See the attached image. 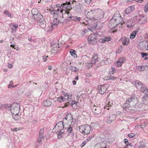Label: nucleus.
<instances>
[{
    "label": "nucleus",
    "mask_w": 148,
    "mask_h": 148,
    "mask_svg": "<svg viewBox=\"0 0 148 148\" xmlns=\"http://www.w3.org/2000/svg\"><path fill=\"white\" fill-rule=\"evenodd\" d=\"M52 104V102L50 99H47L43 103V104L45 106H50Z\"/></svg>",
    "instance_id": "c756f323"
},
{
    "label": "nucleus",
    "mask_w": 148,
    "mask_h": 148,
    "mask_svg": "<svg viewBox=\"0 0 148 148\" xmlns=\"http://www.w3.org/2000/svg\"><path fill=\"white\" fill-rule=\"evenodd\" d=\"M20 130L19 128H15L12 130L13 131H16Z\"/></svg>",
    "instance_id": "69168bd1"
},
{
    "label": "nucleus",
    "mask_w": 148,
    "mask_h": 148,
    "mask_svg": "<svg viewBox=\"0 0 148 148\" xmlns=\"http://www.w3.org/2000/svg\"><path fill=\"white\" fill-rule=\"evenodd\" d=\"M138 32V31L137 30L133 32L130 35V38L131 39H133L134 38Z\"/></svg>",
    "instance_id": "2f4dec72"
},
{
    "label": "nucleus",
    "mask_w": 148,
    "mask_h": 148,
    "mask_svg": "<svg viewBox=\"0 0 148 148\" xmlns=\"http://www.w3.org/2000/svg\"><path fill=\"white\" fill-rule=\"evenodd\" d=\"M100 12H99V13L97 14V16H95V20H96L101 19L104 16V13L101 10H100Z\"/></svg>",
    "instance_id": "dca6fc26"
},
{
    "label": "nucleus",
    "mask_w": 148,
    "mask_h": 148,
    "mask_svg": "<svg viewBox=\"0 0 148 148\" xmlns=\"http://www.w3.org/2000/svg\"><path fill=\"white\" fill-rule=\"evenodd\" d=\"M100 145H98V144L96 145H95V146L94 147V148H100Z\"/></svg>",
    "instance_id": "774afa93"
},
{
    "label": "nucleus",
    "mask_w": 148,
    "mask_h": 148,
    "mask_svg": "<svg viewBox=\"0 0 148 148\" xmlns=\"http://www.w3.org/2000/svg\"><path fill=\"white\" fill-rule=\"evenodd\" d=\"M64 11L62 9H57L56 10H53L51 12V13L52 14L54 15V17H56V15L58 17H60V18H63V14Z\"/></svg>",
    "instance_id": "423d86ee"
},
{
    "label": "nucleus",
    "mask_w": 148,
    "mask_h": 148,
    "mask_svg": "<svg viewBox=\"0 0 148 148\" xmlns=\"http://www.w3.org/2000/svg\"><path fill=\"white\" fill-rule=\"evenodd\" d=\"M64 129H66V128H65L64 126L63 122L61 121L56 124L53 131L56 133L59 132L58 134V138H61L63 135Z\"/></svg>",
    "instance_id": "f03ea898"
},
{
    "label": "nucleus",
    "mask_w": 148,
    "mask_h": 148,
    "mask_svg": "<svg viewBox=\"0 0 148 148\" xmlns=\"http://www.w3.org/2000/svg\"><path fill=\"white\" fill-rule=\"evenodd\" d=\"M112 71H110V73L111 74H113L114 73L115 71V69L113 67H111Z\"/></svg>",
    "instance_id": "6e6d98bb"
},
{
    "label": "nucleus",
    "mask_w": 148,
    "mask_h": 148,
    "mask_svg": "<svg viewBox=\"0 0 148 148\" xmlns=\"http://www.w3.org/2000/svg\"><path fill=\"white\" fill-rule=\"evenodd\" d=\"M70 52L71 55L74 58H76L77 57V55L75 53V50L73 49H71L70 50Z\"/></svg>",
    "instance_id": "c9c22d12"
},
{
    "label": "nucleus",
    "mask_w": 148,
    "mask_h": 148,
    "mask_svg": "<svg viewBox=\"0 0 148 148\" xmlns=\"http://www.w3.org/2000/svg\"><path fill=\"white\" fill-rule=\"evenodd\" d=\"M64 98L65 101L68 100V99H71L72 97L71 95H69L66 93H64Z\"/></svg>",
    "instance_id": "7c9ffc66"
},
{
    "label": "nucleus",
    "mask_w": 148,
    "mask_h": 148,
    "mask_svg": "<svg viewBox=\"0 0 148 148\" xmlns=\"http://www.w3.org/2000/svg\"><path fill=\"white\" fill-rule=\"evenodd\" d=\"M41 142V139H38L37 141L36 142V143H35V145L37 146L38 145H40L41 144L40 143Z\"/></svg>",
    "instance_id": "3c124183"
},
{
    "label": "nucleus",
    "mask_w": 148,
    "mask_h": 148,
    "mask_svg": "<svg viewBox=\"0 0 148 148\" xmlns=\"http://www.w3.org/2000/svg\"><path fill=\"white\" fill-rule=\"evenodd\" d=\"M13 82L12 81H11L10 82V84H9L8 86V88H11V87L12 86V84Z\"/></svg>",
    "instance_id": "680f3d73"
},
{
    "label": "nucleus",
    "mask_w": 148,
    "mask_h": 148,
    "mask_svg": "<svg viewBox=\"0 0 148 148\" xmlns=\"http://www.w3.org/2000/svg\"><path fill=\"white\" fill-rule=\"evenodd\" d=\"M121 40L122 43L123 45H128L129 42V40L128 38L126 37H123L122 38Z\"/></svg>",
    "instance_id": "4be33fe9"
},
{
    "label": "nucleus",
    "mask_w": 148,
    "mask_h": 148,
    "mask_svg": "<svg viewBox=\"0 0 148 148\" xmlns=\"http://www.w3.org/2000/svg\"><path fill=\"white\" fill-rule=\"evenodd\" d=\"M96 13V12L95 10H91L87 12L86 14V17L92 21H94L95 20V17H94V16Z\"/></svg>",
    "instance_id": "0eeeda50"
},
{
    "label": "nucleus",
    "mask_w": 148,
    "mask_h": 148,
    "mask_svg": "<svg viewBox=\"0 0 148 148\" xmlns=\"http://www.w3.org/2000/svg\"><path fill=\"white\" fill-rule=\"evenodd\" d=\"M54 46L53 47V48H54L55 47L56 48L58 47V48H59L60 47V46L59 45V44H57V45H54Z\"/></svg>",
    "instance_id": "338daca9"
},
{
    "label": "nucleus",
    "mask_w": 148,
    "mask_h": 148,
    "mask_svg": "<svg viewBox=\"0 0 148 148\" xmlns=\"http://www.w3.org/2000/svg\"><path fill=\"white\" fill-rule=\"evenodd\" d=\"M10 27L11 28L12 30V32H16V29L18 27V25L16 24H12L10 25Z\"/></svg>",
    "instance_id": "bb28decb"
},
{
    "label": "nucleus",
    "mask_w": 148,
    "mask_h": 148,
    "mask_svg": "<svg viewBox=\"0 0 148 148\" xmlns=\"http://www.w3.org/2000/svg\"><path fill=\"white\" fill-rule=\"evenodd\" d=\"M125 61V60L123 58H120L118 60L115 65L117 66L120 67Z\"/></svg>",
    "instance_id": "aec40b11"
},
{
    "label": "nucleus",
    "mask_w": 148,
    "mask_h": 148,
    "mask_svg": "<svg viewBox=\"0 0 148 148\" xmlns=\"http://www.w3.org/2000/svg\"><path fill=\"white\" fill-rule=\"evenodd\" d=\"M20 106L18 103H13L10 107H8L7 109L10 110L13 114H18L19 112Z\"/></svg>",
    "instance_id": "39448f33"
},
{
    "label": "nucleus",
    "mask_w": 148,
    "mask_h": 148,
    "mask_svg": "<svg viewBox=\"0 0 148 148\" xmlns=\"http://www.w3.org/2000/svg\"><path fill=\"white\" fill-rule=\"evenodd\" d=\"M93 22H92V25L91 27L92 29H95L96 28H97V29L101 28L102 27V24L100 22H97L94 24H93Z\"/></svg>",
    "instance_id": "ddd939ff"
},
{
    "label": "nucleus",
    "mask_w": 148,
    "mask_h": 148,
    "mask_svg": "<svg viewBox=\"0 0 148 148\" xmlns=\"http://www.w3.org/2000/svg\"><path fill=\"white\" fill-rule=\"evenodd\" d=\"M121 20V16L119 11H116L114 14L112 19L110 21L108 24L109 27L111 29L115 27L119 23Z\"/></svg>",
    "instance_id": "f257e3e1"
},
{
    "label": "nucleus",
    "mask_w": 148,
    "mask_h": 148,
    "mask_svg": "<svg viewBox=\"0 0 148 148\" xmlns=\"http://www.w3.org/2000/svg\"><path fill=\"white\" fill-rule=\"evenodd\" d=\"M98 56L97 53L95 54L91 61L92 64H94L97 61L98 58Z\"/></svg>",
    "instance_id": "b1692460"
},
{
    "label": "nucleus",
    "mask_w": 148,
    "mask_h": 148,
    "mask_svg": "<svg viewBox=\"0 0 148 148\" xmlns=\"http://www.w3.org/2000/svg\"><path fill=\"white\" fill-rule=\"evenodd\" d=\"M109 59L108 58H105L104 60L102 61L101 62V65H104L106 64H107L108 63L107 61Z\"/></svg>",
    "instance_id": "f704fd0d"
},
{
    "label": "nucleus",
    "mask_w": 148,
    "mask_h": 148,
    "mask_svg": "<svg viewBox=\"0 0 148 148\" xmlns=\"http://www.w3.org/2000/svg\"><path fill=\"white\" fill-rule=\"evenodd\" d=\"M113 105L112 101H109L107 103V105L105 107V108L108 110L109 109V107H111Z\"/></svg>",
    "instance_id": "473e14b6"
},
{
    "label": "nucleus",
    "mask_w": 148,
    "mask_h": 148,
    "mask_svg": "<svg viewBox=\"0 0 148 148\" xmlns=\"http://www.w3.org/2000/svg\"><path fill=\"white\" fill-rule=\"evenodd\" d=\"M108 87V85L104 84L103 85H99L98 89L99 93L101 94H104L106 91Z\"/></svg>",
    "instance_id": "1a4fd4ad"
},
{
    "label": "nucleus",
    "mask_w": 148,
    "mask_h": 148,
    "mask_svg": "<svg viewBox=\"0 0 148 148\" xmlns=\"http://www.w3.org/2000/svg\"><path fill=\"white\" fill-rule=\"evenodd\" d=\"M135 136V134L134 133H131L128 134V136L130 138L133 137Z\"/></svg>",
    "instance_id": "13d9d810"
},
{
    "label": "nucleus",
    "mask_w": 148,
    "mask_h": 148,
    "mask_svg": "<svg viewBox=\"0 0 148 148\" xmlns=\"http://www.w3.org/2000/svg\"><path fill=\"white\" fill-rule=\"evenodd\" d=\"M13 119L16 121L18 120L19 118L18 114H13Z\"/></svg>",
    "instance_id": "37998d69"
},
{
    "label": "nucleus",
    "mask_w": 148,
    "mask_h": 148,
    "mask_svg": "<svg viewBox=\"0 0 148 148\" xmlns=\"http://www.w3.org/2000/svg\"><path fill=\"white\" fill-rule=\"evenodd\" d=\"M125 143L127 145H129L130 146H132V143L129 144L128 140L125 141Z\"/></svg>",
    "instance_id": "0e129e2a"
},
{
    "label": "nucleus",
    "mask_w": 148,
    "mask_h": 148,
    "mask_svg": "<svg viewBox=\"0 0 148 148\" xmlns=\"http://www.w3.org/2000/svg\"><path fill=\"white\" fill-rule=\"evenodd\" d=\"M142 100L144 103H148V94L145 95L142 98Z\"/></svg>",
    "instance_id": "cd10ccee"
},
{
    "label": "nucleus",
    "mask_w": 148,
    "mask_h": 148,
    "mask_svg": "<svg viewBox=\"0 0 148 148\" xmlns=\"http://www.w3.org/2000/svg\"><path fill=\"white\" fill-rule=\"evenodd\" d=\"M87 59H88L87 56L86 55H84L82 57L81 60L82 61V62L86 63V60ZM83 63L84 64V63Z\"/></svg>",
    "instance_id": "79ce46f5"
},
{
    "label": "nucleus",
    "mask_w": 148,
    "mask_h": 148,
    "mask_svg": "<svg viewBox=\"0 0 148 148\" xmlns=\"http://www.w3.org/2000/svg\"><path fill=\"white\" fill-rule=\"evenodd\" d=\"M92 111L96 114L99 115L101 113V110L99 106L94 105L92 108Z\"/></svg>",
    "instance_id": "f8f14e48"
},
{
    "label": "nucleus",
    "mask_w": 148,
    "mask_h": 148,
    "mask_svg": "<svg viewBox=\"0 0 148 148\" xmlns=\"http://www.w3.org/2000/svg\"><path fill=\"white\" fill-rule=\"evenodd\" d=\"M147 122L144 123V124L142 125H139V126H140L141 128H144L147 125Z\"/></svg>",
    "instance_id": "864d4df0"
},
{
    "label": "nucleus",
    "mask_w": 148,
    "mask_h": 148,
    "mask_svg": "<svg viewBox=\"0 0 148 148\" xmlns=\"http://www.w3.org/2000/svg\"><path fill=\"white\" fill-rule=\"evenodd\" d=\"M136 100L135 96H131L130 98H128L126 100L125 103L124 104L125 107L126 108H128L130 107L129 103L131 102H134Z\"/></svg>",
    "instance_id": "9b49d317"
},
{
    "label": "nucleus",
    "mask_w": 148,
    "mask_h": 148,
    "mask_svg": "<svg viewBox=\"0 0 148 148\" xmlns=\"http://www.w3.org/2000/svg\"><path fill=\"white\" fill-rule=\"evenodd\" d=\"M139 90L140 91L145 94H146L148 92L147 88L146 86L144 84L142 86Z\"/></svg>",
    "instance_id": "412c9836"
},
{
    "label": "nucleus",
    "mask_w": 148,
    "mask_h": 148,
    "mask_svg": "<svg viewBox=\"0 0 148 148\" xmlns=\"http://www.w3.org/2000/svg\"><path fill=\"white\" fill-rule=\"evenodd\" d=\"M146 20V17L145 16H142L140 18V19H139V20L141 21V23H143L145 22Z\"/></svg>",
    "instance_id": "ea45409f"
},
{
    "label": "nucleus",
    "mask_w": 148,
    "mask_h": 148,
    "mask_svg": "<svg viewBox=\"0 0 148 148\" xmlns=\"http://www.w3.org/2000/svg\"><path fill=\"white\" fill-rule=\"evenodd\" d=\"M62 9L64 12L65 10L69 11L71 9V5L70 1L68 2L66 1L65 3H63L62 4Z\"/></svg>",
    "instance_id": "9d476101"
},
{
    "label": "nucleus",
    "mask_w": 148,
    "mask_h": 148,
    "mask_svg": "<svg viewBox=\"0 0 148 148\" xmlns=\"http://www.w3.org/2000/svg\"><path fill=\"white\" fill-rule=\"evenodd\" d=\"M56 7L58 8V9H62V4H57L56 5Z\"/></svg>",
    "instance_id": "603ef678"
},
{
    "label": "nucleus",
    "mask_w": 148,
    "mask_h": 148,
    "mask_svg": "<svg viewBox=\"0 0 148 148\" xmlns=\"http://www.w3.org/2000/svg\"><path fill=\"white\" fill-rule=\"evenodd\" d=\"M59 23V20L56 17H54V20L51 25V27L53 28H55L57 27Z\"/></svg>",
    "instance_id": "f3484780"
},
{
    "label": "nucleus",
    "mask_w": 148,
    "mask_h": 148,
    "mask_svg": "<svg viewBox=\"0 0 148 148\" xmlns=\"http://www.w3.org/2000/svg\"><path fill=\"white\" fill-rule=\"evenodd\" d=\"M48 56H42V59L44 62H45L47 60V58L48 57Z\"/></svg>",
    "instance_id": "bf43d9fd"
},
{
    "label": "nucleus",
    "mask_w": 148,
    "mask_h": 148,
    "mask_svg": "<svg viewBox=\"0 0 148 148\" xmlns=\"http://www.w3.org/2000/svg\"><path fill=\"white\" fill-rule=\"evenodd\" d=\"M94 124L95 123H93L90 125L86 124L80 126L79 128V131L82 134L85 135H87L89 133L90 131L92 130Z\"/></svg>",
    "instance_id": "7ed1b4c3"
},
{
    "label": "nucleus",
    "mask_w": 148,
    "mask_h": 148,
    "mask_svg": "<svg viewBox=\"0 0 148 148\" xmlns=\"http://www.w3.org/2000/svg\"><path fill=\"white\" fill-rule=\"evenodd\" d=\"M64 119L67 120H68L69 121H73V117L70 113H68L65 117Z\"/></svg>",
    "instance_id": "393cba45"
},
{
    "label": "nucleus",
    "mask_w": 148,
    "mask_h": 148,
    "mask_svg": "<svg viewBox=\"0 0 148 148\" xmlns=\"http://www.w3.org/2000/svg\"><path fill=\"white\" fill-rule=\"evenodd\" d=\"M34 19L36 20H37L38 22L41 23L40 24L41 25V27H45V24H44V18L43 16L40 13L38 14V16L35 18Z\"/></svg>",
    "instance_id": "6e6552de"
},
{
    "label": "nucleus",
    "mask_w": 148,
    "mask_h": 148,
    "mask_svg": "<svg viewBox=\"0 0 148 148\" xmlns=\"http://www.w3.org/2000/svg\"><path fill=\"white\" fill-rule=\"evenodd\" d=\"M68 103H70L73 107V106L74 105H75V106H77V102L75 101H70L69 102H68Z\"/></svg>",
    "instance_id": "c03bdc74"
},
{
    "label": "nucleus",
    "mask_w": 148,
    "mask_h": 148,
    "mask_svg": "<svg viewBox=\"0 0 148 148\" xmlns=\"http://www.w3.org/2000/svg\"><path fill=\"white\" fill-rule=\"evenodd\" d=\"M44 130L43 128H41L39 132V138H44Z\"/></svg>",
    "instance_id": "c85d7f7f"
},
{
    "label": "nucleus",
    "mask_w": 148,
    "mask_h": 148,
    "mask_svg": "<svg viewBox=\"0 0 148 148\" xmlns=\"http://www.w3.org/2000/svg\"><path fill=\"white\" fill-rule=\"evenodd\" d=\"M69 12L67 11H64V14L65 15H68V17L69 19L68 20H71L72 19V18H73V17H72V16L71 14L69 15Z\"/></svg>",
    "instance_id": "72a5a7b5"
},
{
    "label": "nucleus",
    "mask_w": 148,
    "mask_h": 148,
    "mask_svg": "<svg viewBox=\"0 0 148 148\" xmlns=\"http://www.w3.org/2000/svg\"><path fill=\"white\" fill-rule=\"evenodd\" d=\"M125 22V21H124L123 22V23H124ZM125 22L126 23V25L128 27H131L134 26L132 20L131 19H130L127 21H126Z\"/></svg>",
    "instance_id": "5701e85b"
},
{
    "label": "nucleus",
    "mask_w": 148,
    "mask_h": 148,
    "mask_svg": "<svg viewBox=\"0 0 148 148\" xmlns=\"http://www.w3.org/2000/svg\"><path fill=\"white\" fill-rule=\"evenodd\" d=\"M57 100L58 101H59L60 103L61 102L64 101H65V100L64 99V98L62 96H60L57 98Z\"/></svg>",
    "instance_id": "49530a36"
},
{
    "label": "nucleus",
    "mask_w": 148,
    "mask_h": 148,
    "mask_svg": "<svg viewBox=\"0 0 148 148\" xmlns=\"http://www.w3.org/2000/svg\"><path fill=\"white\" fill-rule=\"evenodd\" d=\"M139 47L140 49L143 50H148V48L147 49L146 44L145 42H140L139 44Z\"/></svg>",
    "instance_id": "6ab92c4d"
},
{
    "label": "nucleus",
    "mask_w": 148,
    "mask_h": 148,
    "mask_svg": "<svg viewBox=\"0 0 148 148\" xmlns=\"http://www.w3.org/2000/svg\"><path fill=\"white\" fill-rule=\"evenodd\" d=\"M117 78L116 77H114V76H110L108 77V80L111 79L112 80H114L116 79Z\"/></svg>",
    "instance_id": "09e8293b"
},
{
    "label": "nucleus",
    "mask_w": 148,
    "mask_h": 148,
    "mask_svg": "<svg viewBox=\"0 0 148 148\" xmlns=\"http://www.w3.org/2000/svg\"><path fill=\"white\" fill-rule=\"evenodd\" d=\"M71 126V125L66 130V132L67 133H69V134H71V133L73 132V128Z\"/></svg>",
    "instance_id": "e433bc0d"
},
{
    "label": "nucleus",
    "mask_w": 148,
    "mask_h": 148,
    "mask_svg": "<svg viewBox=\"0 0 148 148\" xmlns=\"http://www.w3.org/2000/svg\"><path fill=\"white\" fill-rule=\"evenodd\" d=\"M110 37H105L104 38H103L102 41V42L104 43L105 42L110 41Z\"/></svg>",
    "instance_id": "58836bf2"
},
{
    "label": "nucleus",
    "mask_w": 148,
    "mask_h": 148,
    "mask_svg": "<svg viewBox=\"0 0 148 148\" xmlns=\"http://www.w3.org/2000/svg\"><path fill=\"white\" fill-rule=\"evenodd\" d=\"M70 69L72 71L76 72L78 71L79 70V69L76 68L75 67L73 66H70Z\"/></svg>",
    "instance_id": "a19ab883"
},
{
    "label": "nucleus",
    "mask_w": 148,
    "mask_h": 148,
    "mask_svg": "<svg viewBox=\"0 0 148 148\" xmlns=\"http://www.w3.org/2000/svg\"><path fill=\"white\" fill-rule=\"evenodd\" d=\"M141 56L143 58H144L145 56H146L147 55V54L144 53H141Z\"/></svg>",
    "instance_id": "052dcab7"
},
{
    "label": "nucleus",
    "mask_w": 148,
    "mask_h": 148,
    "mask_svg": "<svg viewBox=\"0 0 148 148\" xmlns=\"http://www.w3.org/2000/svg\"><path fill=\"white\" fill-rule=\"evenodd\" d=\"M135 83V85L137 88L139 90L144 85L141 82L139 81H136Z\"/></svg>",
    "instance_id": "a878e982"
},
{
    "label": "nucleus",
    "mask_w": 148,
    "mask_h": 148,
    "mask_svg": "<svg viewBox=\"0 0 148 148\" xmlns=\"http://www.w3.org/2000/svg\"><path fill=\"white\" fill-rule=\"evenodd\" d=\"M73 19L76 22H79L80 21L81 18L80 17H77L76 16L73 17Z\"/></svg>",
    "instance_id": "a18cd8bd"
},
{
    "label": "nucleus",
    "mask_w": 148,
    "mask_h": 148,
    "mask_svg": "<svg viewBox=\"0 0 148 148\" xmlns=\"http://www.w3.org/2000/svg\"><path fill=\"white\" fill-rule=\"evenodd\" d=\"M88 30L87 29H84L81 33V35L82 36H84L86 33L87 32Z\"/></svg>",
    "instance_id": "de8ad7c7"
},
{
    "label": "nucleus",
    "mask_w": 148,
    "mask_h": 148,
    "mask_svg": "<svg viewBox=\"0 0 148 148\" xmlns=\"http://www.w3.org/2000/svg\"><path fill=\"white\" fill-rule=\"evenodd\" d=\"M148 10V6L147 5H146L144 8V11L145 12H147Z\"/></svg>",
    "instance_id": "e2e57ef3"
},
{
    "label": "nucleus",
    "mask_w": 148,
    "mask_h": 148,
    "mask_svg": "<svg viewBox=\"0 0 148 148\" xmlns=\"http://www.w3.org/2000/svg\"><path fill=\"white\" fill-rule=\"evenodd\" d=\"M69 135L71 136V138H76V135H75L73 132H72L71 134H69Z\"/></svg>",
    "instance_id": "5fc2aeb1"
},
{
    "label": "nucleus",
    "mask_w": 148,
    "mask_h": 148,
    "mask_svg": "<svg viewBox=\"0 0 148 148\" xmlns=\"http://www.w3.org/2000/svg\"><path fill=\"white\" fill-rule=\"evenodd\" d=\"M4 13L5 15H6L7 16H8L9 17H11V14L9 13L6 10L4 11Z\"/></svg>",
    "instance_id": "8fccbe9b"
},
{
    "label": "nucleus",
    "mask_w": 148,
    "mask_h": 148,
    "mask_svg": "<svg viewBox=\"0 0 148 148\" xmlns=\"http://www.w3.org/2000/svg\"><path fill=\"white\" fill-rule=\"evenodd\" d=\"M99 36V35L97 33L90 34L88 37V41L89 44H95L97 41V39Z\"/></svg>",
    "instance_id": "20e7f679"
},
{
    "label": "nucleus",
    "mask_w": 148,
    "mask_h": 148,
    "mask_svg": "<svg viewBox=\"0 0 148 148\" xmlns=\"http://www.w3.org/2000/svg\"><path fill=\"white\" fill-rule=\"evenodd\" d=\"M87 143V141H84L81 145L80 146L82 148Z\"/></svg>",
    "instance_id": "4d7b16f0"
},
{
    "label": "nucleus",
    "mask_w": 148,
    "mask_h": 148,
    "mask_svg": "<svg viewBox=\"0 0 148 148\" xmlns=\"http://www.w3.org/2000/svg\"><path fill=\"white\" fill-rule=\"evenodd\" d=\"M146 68V67L144 66H139L137 68V69L139 71H143Z\"/></svg>",
    "instance_id": "4c0bfd02"
},
{
    "label": "nucleus",
    "mask_w": 148,
    "mask_h": 148,
    "mask_svg": "<svg viewBox=\"0 0 148 148\" xmlns=\"http://www.w3.org/2000/svg\"><path fill=\"white\" fill-rule=\"evenodd\" d=\"M116 119V116L115 114L110 115L106 120V123L109 124Z\"/></svg>",
    "instance_id": "4468645a"
},
{
    "label": "nucleus",
    "mask_w": 148,
    "mask_h": 148,
    "mask_svg": "<svg viewBox=\"0 0 148 148\" xmlns=\"http://www.w3.org/2000/svg\"><path fill=\"white\" fill-rule=\"evenodd\" d=\"M134 9V6H131L127 8L124 12V13L126 14H128L131 13Z\"/></svg>",
    "instance_id": "a211bd4d"
},
{
    "label": "nucleus",
    "mask_w": 148,
    "mask_h": 148,
    "mask_svg": "<svg viewBox=\"0 0 148 148\" xmlns=\"http://www.w3.org/2000/svg\"><path fill=\"white\" fill-rule=\"evenodd\" d=\"M32 14L33 18H35L40 13L37 9L33 8L32 10Z\"/></svg>",
    "instance_id": "2eb2a0df"
}]
</instances>
